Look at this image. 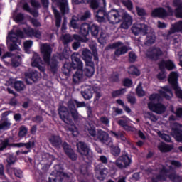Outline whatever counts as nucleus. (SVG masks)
Wrapping results in <instances>:
<instances>
[{
	"mask_svg": "<svg viewBox=\"0 0 182 182\" xmlns=\"http://www.w3.org/2000/svg\"><path fill=\"white\" fill-rule=\"evenodd\" d=\"M106 6L100 7V9L96 12L95 16L97 18V22L102 23L105 22V18L109 22V23H122L120 25L122 29H129L132 24L133 23V18L127 13H122L114 9H111L108 13L105 10Z\"/></svg>",
	"mask_w": 182,
	"mask_h": 182,
	"instance_id": "1",
	"label": "nucleus"
},
{
	"mask_svg": "<svg viewBox=\"0 0 182 182\" xmlns=\"http://www.w3.org/2000/svg\"><path fill=\"white\" fill-rule=\"evenodd\" d=\"M71 63H65L62 68V72L65 76H69L72 70L77 69L75 73L73 75V83H79L83 78V63L77 53L71 55Z\"/></svg>",
	"mask_w": 182,
	"mask_h": 182,
	"instance_id": "2",
	"label": "nucleus"
},
{
	"mask_svg": "<svg viewBox=\"0 0 182 182\" xmlns=\"http://www.w3.org/2000/svg\"><path fill=\"white\" fill-rule=\"evenodd\" d=\"M170 173V169L167 168L166 166L162 165L159 168V173L156 177H151V182L167 181V178L171 182H181V176L177 173V171H173Z\"/></svg>",
	"mask_w": 182,
	"mask_h": 182,
	"instance_id": "3",
	"label": "nucleus"
},
{
	"mask_svg": "<svg viewBox=\"0 0 182 182\" xmlns=\"http://www.w3.org/2000/svg\"><path fill=\"white\" fill-rule=\"evenodd\" d=\"M167 10L163 7H158L154 9L151 13V16L152 18H159V19H166V18H168V16H173L174 14L176 18H179L182 19V8L178 7L173 11V8L171 6H168Z\"/></svg>",
	"mask_w": 182,
	"mask_h": 182,
	"instance_id": "4",
	"label": "nucleus"
},
{
	"mask_svg": "<svg viewBox=\"0 0 182 182\" xmlns=\"http://www.w3.org/2000/svg\"><path fill=\"white\" fill-rule=\"evenodd\" d=\"M85 130H87L89 134L92 137H97L100 140L101 143L104 144H109V142L112 141H109V134L107 132L102 130L98 129L97 133H96V127H95V124L93 122H87L85 126Z\"/></svg>",
	"mask_w": 182,
	"mask_h": 182,
	"instance_id": "5",
	"label": "nucleus"
},
{
	"mask_svg": "<svg viewBox=\"0 0 182 182\" xmlns=\"http://www.w3.org/2000/svg\"><path fill=\"white\" fill-rule=\"evenodd\" d=\"M68 107L63 105L60 106L58 108V114L60 116V119H61L64 123L70 124V123H72V118H70V112L76 110V102H75V100H70L68 101Z\"/></svg>",
	"mask_w": 182,
	"mask_h": 182,
	"instance_id": "6",
	"label": "nucleus"
},
{
	"mask_svg": "<svg viewBox=\"0 0 182 182\" xmlns=\"http://www.w3.org/2000/svg\"><path fill=\"white\" fill-rule=\"evenodd\" d=\"M6 147H25L26 149H33L35 147V141L29 140L26 143L20 142V143H13L9 144V139H5L0 144V151H4Z\"/></svg>",
	"mask_w": 182,
	"mask_h": 182,
	"instance_id": "7",
	"label": "nucleus"
},
{
	"mask_svg": "<svg viewBox=\"0 0 182 182\" xmlns=\"http://www.w3.org/2000/svg\"><path fill=\"white\" fill-rule=\"evenodd\" d=\"M178 74L176 72H171L169 75L168 82L171 85L172 89L175 91V95L178 99L182 100V90L178 86Z\"/></svg>",
	"mask_w": 182,
	"mask_h": 182,
	"instance_id": "8",
	"label": "nucleus"
},
{
	"mask_svg": "<svg viewBox=\"0 0 182 182\" xmlns=\"http://www.w3.org/2000/svg\"><path fill=\"white\" fill-rule=\"evenodd\" d=\"M132 163H133V160L132 159V156H129V154L126 153L119 156L115 161V166L119 170H124L126 168H129L130 166H132Z\"/></svg>",
	"mask_w": 182,
	"mask_h": 182,
	"instance_id": "9",
	"label": "nucleus"
},
{
	"mask_svg": "<svg viewBox=\"0 0 182 182\" xmlns=\"http://www.w3.org/2000/svg\"><path fill=\"white\" fill-rule=\"evenodd\" d=\"M77 151L82 156V157H86L88 161H92L93 160V153L90 150V147L87 146V144L83 141H79L76 144Z\"/></svg>",
	"mask_w": 182,
	"mask_h": 182,
	"instance_id": "10",
	"label": "nucleus"
},
{
	"mask_svg": "<svg viewBox=\"0 0 182 182\" xmlns=\"http://www.w3.org/2000/svg\"><path fill=\"white\" fill-rule=\"evenodd\" d=\"M108 48L109 49H116L114 55L117 58H119L122 55H126V53L129 52V47H127V46H124V43L122 41H117L109 44Z\"/></svg>",
	"mask_w": 182,
	"mask_h": 182,
	"instance_id": "11",
	"label": "nucleus"
},
{
	"mask_svg": "<svg viewBox=\"0 0 182 182\" xmlns=\"http://www.w3.org/2000/svg\"><path fill=\"white\" fill-rule=\"evenodd\" d=\"M155 100H151L149 103H148V108L151 112H154L156 114H163V113H166V110L167 107L163 103L157 101L158 102H154Z\"/></svg>",
	"mask_w": 182,
	"mask_h": 182,
	"instance_id": "12",
	"label": "nucleus"
},
{
	"mask_svg": "<svg viewBox=\"0 0 182 182\" xmlns=\"http://www.w3.org/2000/svg\"><path fill=\"white\" fill-rule=\"evenodd\" d=\"M94 171L95 173V177L97 180L100 181H104L105 178L107 177V168L103 166V164H98L95 166Z\"/></svg>",
	"mask_w": 182,
	"mask_h": 182,
	"instance_id": "13",
	"label": "nucleus"
},
{
	"mask_svg": "<svg viewBox=\"0 0 182 182\" xmlns=\"http://www.w3.org/2000/svg\"><path fill=\"white\" fill-rule=\"evenodd\" d=\"M146 56L151 60L157 62V60H160L161 58L163 56V50H161L160 47H152L148 50Z\"/></svg>",
	"mask_w": 182,
	"mask_h": 182,
	"instance_id": "14",
	"label": "nucleus"
},
{
	"mask_svg": "<svg viewBox=\"0 0 182 182\" xmlns=\"http://www.w3.org/2000/svg\"><path fill=\"white\" fill-rule=\"evenodd\" d=\"M131 31L134 36H139V35H143V36L147 35L149 31V26L144 23H134Z\"/></svg>",
	"mask_w": 182,
	"mask_h": 182,
	"instance_id": "15",
	"label": "nucleus"
},
{
	"mask_svg": "<svg viewBox=\"0 0 182 182\" xmlns=\"http://www.w3.org/2000/svg\"><path fill=\"white\" fill-rule=\"evenodd\" d=\"M163 90L159 91V94H152L149 97L150 100H156V102H161L163 97H166V99H168L170 97V95H168L167 93H171V90L168 86H164L162 87Z\"/></svg>",
	"mask_w": 182,
	"mask_h": 182,
	"instance_id": "16",
	"label": "nucleus"
},
{
	"mask_svg": "<svg viewBox=\"0 0 182 182\" xmlns=\"http://www.w3.org/2000/svg\"><path fill=\"white\" fill-rule=\"evenodd\" d=\"M43 62L46 63V65H47L51 73H53V75H55V73H58V70H59V61L55 56H53L52 58L50 57V58L44 60Z\"/></svg>",
	"mask_w": 182,
	"mask_h": 182,
	"instance_id": "17",
	"label": "nucleus"
},
{
	"mask_svg": "<svg viewBox=\"0 0 182 182\" xmlns=\"http://www.w3.org/2000/svg\"><path fill=\"white\" fill-rule=\"evenodd\" d=\"M11 114V111H6L1 114L0 120V130H9L11 129V121L8 118V116Z\"/></svg>",
	"mask_w": 182,
	"mask_h": 182,
	"instance_id": "18",
	"label": "nucleus"
},
{
	"mask_svg": "<svg viewBox=\"0 0 182 182\" xmlns=\"http://www.w3.org/2000/svg\"><path fill=\"white\" fill-rule=\"evenodd\" d=\"M40 50L43 56V60H46L52 56V47L48 43H43L40 47Z\"/></svg>",
	"mask_w": 182,
	"mask_h": 182,
	"instance_id": "19",
	"label": "nucleus"
},
{
	"mask_svg": "<svg viewBox=\"0 0 182 182\" xmlns=\"http://www.w3.org/2000/svg\"><path fill=\"white\" fill-rule=\"evenodd\" d=\"M73 39H74V41H77L76 42H74L72 45L73 49L74 50H77V49L80 48L81 43H87V42H89V38L86 37L83 38L77 34H74L73 36Z\"/></svg>",
	"mask_w": 182,
	"mask_h": 182,
	"instance_id": "20",
	"label": "nucleus"
},
{
	"mask_svg": "<svg viewBox=\"0 0 182 182\" xmlns=\"http://www.w3.org/2000/svg\"><path fill=\"white\" fill-rule=\"evenodd\" d=\"M23 32L28 36V38H37L38 39H41V36H42V33L38 29H33L31 27L23 28Z\"/></svg>",
	"mask_w": 182,
	"mask_h": 182,
	"instance_id": "21",
	"label": "nucleus"
},
{
	"mask_svg": "<svg viewBox=\"0 0 182 182\" xmlns=\"http://www.w3.org/2000/svg\"><path fill=\"white\" fill-rule=\"evenodd\" d=\"M48 141L55 149H60L62 147V137L59 135H51L48 139Z\"/></svg>",
	"mask_w": 182,
	"mask_h": 182,
	"instance_id": "22",
	"label": "nucleus"
},
{
	"mask_svg": "<svg viewBox=\"0 0 182 182\" xmlns=\"http://www.w3.org/2000/svg\"><path fill=\"white\" fill-rule=\"evenodd\" d=\"M82 58L85 62V65H93V54L92 51L87 48H85L82 52Z\"/></svg>",
	"mask_w": 182,
	"mask_h": 182,
	"instance_id": "23",
	"label": "nucleus"
},
{
	"mask_svg": "<svg viewBox=\"0 0 182 182\" xmlns=\"http://www.w3.org/2000/svg\"><path fill=\"white\" fill-rule=\"evenodd\" d=\"M109 134L112 137L117 139V140H122V141H126L127 138H126V133L120 129L118 130H111Z\"/></svg>",
	"mask_w": 182,
	"mask_h": 182,
	"instance_id": "24",
	"label": "nucleus"
},
{
	"mask_svg": "<svg viewBox=\"0 0 182 182\" xmlns=\"http://www.w3.org/2000/svg\"><path fill=\"white\" fill-rule=\"evenodd\" d=\"M58 6L62 15H68L69 14V3H68V0H63L58 4Z\"/></svg>",
	"mask_w": 182,
	"mask_h": 182,
	"instance_id": "25",
	"label": "nucleus"
},
{
	"mask_svg": "<svg viewBox=\"0 0 182 182\" xmlns=\"http://www.w3.org/2000/svg\"><path fill=\"white\" fill-rule=\"evenodd\" d=\"M86 68L82 69V75L87 77H92L95 73V64H86Z\"/></svg>",
	"mask_w": 182,
	"mask_h": 182,
	"instance_id": "26",
	"label": "nucleus"
},
{
	"mask_svg": "<svg viewBox=\"0 0 182 182\" xmlns=\"http://www.w3.org/2000/svg\"><path fill=\"white\" fill-rule=\"evenodd\" d=\"M176 32H182V21H179L172 24L168 35H173V33H176Z\"/></svg>",
	"mask_w": 182,
	"mask_h": 182,
	"instance_id": "27",
	"label": "nucleus"
},
{
	"mask_svg": "<svg viewBox=\"0 0 182 182\" xmlns=\"http://www.w3.org/2000/svg\"><path fill=\"white\" fill-rule=\"evenodd\" d=\"M109 146L110 147V153L114 157H119L120 156V153H122V149L117 145H113V141L109 142Z\"/></svg>",
	"mask_w": 182,
	"mask_h": 182,
	"instance_id": "28",
	"label": "nucleus"
},
{
	"mask_svg": "<svg viewBox=\"0 0 182 182\" xmlns=\"http://www.w3.org/2000/svg\"><path fill=\"white\" fill-rule=\"evenodd\" d=\"M90 32V27L89 23H83L80 27V31L79 33L82 36V38H87V35H89Z\"/></svg>",
	"mask_w": 182,
	"mask_h": 182,
	"instance_id": "29",
	"label": "nucleus"
},
{
	"mask_svg": "<svg viewBox=\"0 0 182 182\" xmlns=\"http://www.w3.org/2000/svg\"><path fill=\"white\" fill-rule=\"evenodd\" d=\"M102 6H106V0H91L90 1L92 9H97V8Z\"/></svg>",
	"mask_w": 182,
	"mask_h": 182,
	"instance_id": "30",
	"label": "nucleus"
},
{
	"mask_svg": "<svg viewBox=\"0 0 182 182\" xmlns=\"http://www.w3.org/2000/svg\"><path fill=\"white\" fill-rule=\"evenodd\" d=\"M172 134L178 143H182V130L178 127L172 128Z\"/></svg>",
	"mask_w": 182,
	"mask_h": 182,
	"instance_id": "31",
	"label": "nucleus"
},
{
	"mask_svg": "<svg viewBox=\"0 0 182 182\" xmlns=\"http://www.w3.org/2000/svg\"><path fill=\"white\" fill-rule=\"evenodd\" d=\"M90 28V32L92 35V36H94V38H99V32L100 31V28H99V26L95 23H91L89 24Z\"/></svg>",
	"mask_w": 182,
	"mask_h": 182,
	"instance_id": "32",
	"label": "nucleus"
},
{
	"mask_svg": "<svg viewBox=\"0 0 182 182\" xmlns=\"http://www.w3.org/2000/svg\"><path fill=\"white\" fill-rule=\"evenodd\" d=\"M9 38L11 42H12V43L10 44V46H9L10 52H14V50H17L18 48H19V46L17 44L18 38L16 37H14L11 36V34L9 35Z\"/></svg>",
	"mask_w": 182,
	"mask_h": 182,
	"instance_id": "33",
	"label": "nucleus"
},
{
	"mask_svg": "<svg viewBox=\"0 0 182 182\" xmlns=\"http://www.w3.org/2000/svg\"><path fill=\"white\" fill-rule=\"evenodd\" d=\"M62 177H69V175L65 172H61L60 176H53L48 178L49 182H62L63 181V178Z\"/></svg>",
	"mask_w": 182,
	"mask_h": 182,
	"instance_id": "34",
	"label": "nucleus"
},
{
	"mask_svg": "<svg viewBox=\"0 0 182 182\" xmlns=\"http://www.w3.org/2000/svg\"><path fill=\"white\" fill-rule=\"evenodd\" d=\"M158 149L160 150L161 153H168V151L173 150V146L166 143H161L158 146Z\"/></svg>",
	"mask_w": 182,
	"mask_h": 182,
	"instance_id": "35",
	"label": "nucleus"
},
{
	"mask_svg": "<svg viewBox=\"0 0 182 182\" xmlns=\"http://www.w3.org/2000/svg\"><path fill=\"white\" fill-rule=\"evenodd\" d=\"M14 87L16 92H23V90H25L26 85H25L23 81H15Z\"/></svg>",
	"mask_w": 182,
	"mask_h": 182,
	"instance_id": "36",
	"label": "nucleus"
},
{
	"mask_svg": "<svg viewBox=\"0 0 182 182\" xmlns=\"http://www.w3.org/2000/svg\"><path fill=\"white\" fill-rule=\"evenodd\" d=\"M156 42V35L154 33H148L145 41V45L146 46H151Z\"/></svg>",
	"mask_w": 182,
	"mask_h": 182,
	"instance_id": "37",
	"label": "nucleus"
},
{
	"mask_svg": "<svg viewBox=\"0 0 182 182\" xmlns=\"http://www.w3.org/2000/svg\"><path fill=\"white\" fill-rule=\"evenodd\" d=\"M81 95L85 100H89L93 97V90L87 88L84 91H81Z\"/></svg>",
	"mask_w": 182,
	"mask_h": 182,
	"instance_id": "38",
	"label": "nucleus"
},
{
	"mask_svg": "<svg viewBox=\"0 0 182 182\" xmlns=\"http://www.w3.org/2000/svg\"><path fill=\"white\" fill-rule=\"evenodd\" d=\"M54 16L55 18V26L56 28H60V23H62V16L58 9H53Z\"/></svg>",
	"mask_w": 182,
	"mask_h": 182,
	"instance_id": "39",
	"label": "nucleus"
},
{
	"mask_svg": "<svg viewBox=\"0 0 182 182\" xmlns=\"http://www.w3.org/2000/svg\"><path fill=\"white\" fill-rule=\"evenodd\" d=\"M26 77H27V79H31V80H33L34 82H38L39 79V73L38 71H31L26 74Z\"/></svg>",
	"mask_w": 182,
	"mask_h": 182,
	"instance_id": "40",
	"label": "nucleus"
},
{
	"mask_svg": "<svg viewBox=\"0 0 182 182\" xmlns=\"http://www.w3.org/2000/svg\"><path fill=\"white\" fill-rule=\"evenodd\" d=\"M79 21V16L75 15L73 16L70 23V27L73 29H79V24H77V22Z\"/></svg>",
	"mask_w": 182,
	"mask_h": 182,
	"instance_id": "41",
	"label": "nucleus"
},
{
	"mask_svg": "<svg viewBox=\"0 0 182 182\" xmlns=\"http://www.w3.org/2000/svg\"><path fill=\"white\" fill-rule=\"evenodd\" d=\"M128 73L129 75H132L134 76H140V70H139V68L134 65H131L129 68Z\"/></svg>",
	"mask_w": 182,
	"mask_h": 182,
	"instance_id": "42",
	"label": "nucleus"
},
{
	"mask_svg": "<svg viewBox=\"0 0 182 182\" xmlns=\"http://www.w3.org/2000/svg\"><path fill=\"white\" fill-rule=\"evenodd\" d=\"M73 41V38H72V36L70 34H65L63 36V44L64 46H67V45H69L70 42Z\"/></svg>",
	"mask_w": 182,
	"mask_h": 182,
	"instance_id": "43",
	"label": "nucleus"
},
{
	"mask_svg": "<svg viewBox=\"0 0 182 182\" xmlns=\"http://www.w3.org/2000/svg\"><path fill=\"white\" fill-rule=\"evenodd\" d=\"M6 161L8 166H12V164H15V163H16V156L13 154H8Z\"/></svg>",
	"mask_w": 182,
	"mask_h": 182,
	"instance_id": "44",
	"label": "nucleus"
},
{
	"mask_svg": "<svg viewBox=\"0 0 182 182\" xmlns=\"http://www.w3.org/2000/svg\"><path fill=\"white\" fill-rule=\"evenodd\" d=\"M110 80L113 83H119L120 82V74L117 71L113 72L110 76Z\"/></svg>",
	"mask_w": 182,
	"mask_h": 182,
	"instance_id": "45",
	"label": "nucleus"
},
{
	"mask_svg": "<svg viewBox=\"0 0 182 182\" xmlns=\"http://www.w3.org/2000/svg\"><path fill=\"white\" fill-rule=\"evenodd\" d=\"M136 93L139 97H143L144 95H146V92L144 90H143V86L141 82H139L136 88Z\"/></svg>",
	"mask_w": 182,
	"mask_h": 182,
	"instance_id": "46",
	"label": "nucleus"
},
{
	"mask_svg": "<svg viewBox=\"0 0 182 182\" xmlns=\"http://www.w3.org/2000/svg\"><path fill=\"white\" fill-rule=\"evenodd\" d=\"M91 16H92V14L90 13V11H86L82 15L78 16V19L81 22H83L85 21H87V19H90Z\"/></svg>",
	"mask_w": 182,
	"mask_h": 182,
	"instance_id": "47",
	"label": "nucleus"
},
{
	"mask_svg": "<svg viewBox=\"0 0 182 182\" xmlns=\"http://www.w3.org/2000/svg\"><path fill=\"white\" fill-rule=\"evenodd\" d=\"M66 156L71 160V161H76L77 160V154L75 153L73 149H71L70 151L67 152Z\"/></svg>",
	"mask_w": 182,
	"mask_h": 182,
	"instance_id": "48",
	"label": "nucleus"
},
{
	"mask_svg": "<svg viewBox=\"0 0 182 182\" xmlns=\"http://www.w3.org/2000/svg\"><path fill=\"white\" fill-rule=\"evenodd\" d=\"M28 134V128L25 125H22L19 128L18 137H25Z\"/></svg>",
	"mask_w": 182,
	"mask_h": 182,
	"instance_id": "49",
	"label": "nucleus"
},
{
	"mask_svg": "<svg viewBox=\"0 0 182 182\" xmlns=\"http://www.w3.org/2000/svg\"><path fill=\"white\" fill-rule=\"evenodd\" d=\"M128 60L129 63H134L137 60V55L134 51H130L128 54Z\"/></svg>",
	"mask_w": 182,
	"mask_h": 182,
	"instance_id": "50",
	"label": "nucleus"
},
{
	"mask_svg": "<svg viewBox=\"0 0 182 182\" xmlns=\"http://www.w3.org/2000/svg\"><path fill=\"white\" fill-rule=\"evenodd\" d=\"M80 173L82 176H89V171L87 164H82L80 166Z\"/></svg>",
	"mask_w": 182,
	"mask_h": 182,
	"instance_id": "51",
	"label": "nucleus"
},
{
	"mask_svg": "<svg viewBox=\"0 0 182 182\" xmlns=\"http://www.w3.org/2000/svg\"><path fill=\"white\" fill-rule=\"evenodd\" d=\"M11 172L14 174L18 178H22L23 177V172L21 169L16 168H11Z\"/></svg>",
	"mask_w": 182,
	"mask_h": 182,
	"instance_id": "52",
	"label": "nucleus"
},
{
	"mask_svg": "<svg viewBox=\"0 0 182 182\" xmlns=\"http://www.w3.org/2000/svg\"><path fill=\"white\" fill-rule=\"evenodd\" d=\"M25 33L22 31L21 30H16L15 32H11L9 33L10 36H12V35H16L17 38H21V39H23L25 38Z\"/></svg>",
	"mask_w": 182,
	"mask_h": 182,
	"instance_id": "53",
	"label": "nucleus"
},
{
	"mask_svg": "<svg viewBox=\"0 0 182 182\" xmlns=\"http://www.w3.org/2000/svg\"><path fill=\"white\" fill-rule=\"evenodd\" d=\"M127 100L128 103H130L131 106H133V105H136V103L137 102V100L136 99V97L132 95H127Z\"/></svg>",
	"mask_w": 182,
	"mask_h": 182,
	"instance_id": "54",
	"label": "nucleus"
},
{
	"mask_svg": "<svg viewBox=\"0 0 182 182\" xmlns=\"http://www.w3.org/2000/svg\"><path fill=\"white\" fill-rule=\"evenodd\" d=\"M122 4L126 8L128 9V11H132L133 10V2L132 0H123Z\"/></svg>",
	"mask_w": 182,
	"mask_h": 182,
	"instance_id": "55",
	"label": "nucleus"
},
{
	"mask_svg": "<svg viewBox=\"0 0 182 182\" xmlns=\"http://www.w3.org/2000/svg\"><path fill=\"white\" fill-rule=\"evenodd\" d=\"M124 92H125L124 89H119V90L112 91L111 95L112 97H118V96H122V95H124Z\"/></svg>",
	"mask_w": 182,
	"mask_h": 182,
	"instance_id": "56",
	"label": "nucleus"
},
{
	"mask_svg": "<svg viewBox=\"0 0 182 182\" xmlns=\"http://www.w3.org/2000/svg\"><path fill=\"white\" fill-rule=\"evenodd\" d=\"M42 63V58L41 57L37 56L33 58V61L31 63L33 68H36V66H39Z\"/></svg>",
	"mask_w": 182,
	"mask_h": 182,
	"instance_id": "57",
	"label": "nucleus"
},
{
	"mask_svg": "<svg viewBox=\"0 0 182 182\" xmlns=\"http://www.w3.org/2000/svg\"><path fill=\"white\" fill-rule=\"evenodd\" d=\"M136 9L138 16H146L147 15V13L144 9L136 6Z\"/></svg>",
	"mask_w": 182,
	"mask_h": 182,
	"instance_id": "58",
	"label": "nucleus"
},
{
	"mask_svg": "<svg viewBox=\"0 0 182 182\" xmlns=\"http://www.w3.org/2000/svg\"><path fill=\"white\" fill-rule=\"evenodd\" d=\"M70 113L71 114L72 119H73L74 122H77V120H79V112H77V109H74L73 111H70Z\"/></svg>",
	"mask_w": 182,
	"mask_h": 182,
	"instance_id": "59",
	"label": "nucleus"
},
{
	"mask_svg": "<svg viewBox=\"0 0 182 182\" xmlns=\"http://www.w3.org/2000/svg\"><path fill=\"white\" fill-rule=\"evenodd\" d=\"M25 19V15L22 13H18L14 18L15 22L16 23H19V22H22Z\"/></svg>",
	"mask_w": 182,
	"mask_h": 182,
	"instance_id": "60",
	"label": "nucleus"
},
{
	"mask_svg": "<svg viewBox=\"0 0 182 182\" xmlns=\"http://www.w3.org/2000/svg\"><path fill=\"white\" fill-rule=\"evenodd\" d=\"M166 69H168V70H173V69H176V65L174 64V62H173L171 60H167Z\"/></svg>",
	"mask_w": 182,
	"mask_h": 182,
	"instance_id": "61",
	"label": "nucleus"
},
{
	"mask_svg": "<svg viewBox=\"0 0 182 182\" xmlns=\"http://www.w3.org/2000/svg\"><path fill=\"white\" fill-rule=\"evenodd\" d=\"M31 23L33 25L34 28H41L42 26V24H41V22L38 21L36 18H31Z\"/></svg>",
	"mask_w": 182,
	"mask_h": 182,
	"instance_id": "62",
	"label": "nucleus"
},
{
	"mask_svg": "<svg viewBox=\"0 0 182 182\" xmlns=\"http://www.w3.org/2000/svg\"><path fill=\"white\" fill-rule=\"evenodd\" d=\"M132 85H133V81L132 79L129 78H125L123 80V85L125 87H132Z\"/></svg>",
	"mask_w": 182,
	"mask_h": 182,
	"instance_id": "63",
	"label": "nucleus"
},
{
	"mask_svg": "<svg viewBox=\"0 0 182 182\" xmlns=\"http://www.w3.org/2000/svg\"><path fill=\"white\" fill-rule=\"evenodd\" d=\"M61 147H63V149L64 150V153L66 154V153H68V151H70V150H73L72 148H69V144H67V142H63Z\"/></svg>",
	"mask_w": 182,
	"mask_h": 182,
	"instance_id": "64",
	"label": "nucleus"
}]
</instances>
